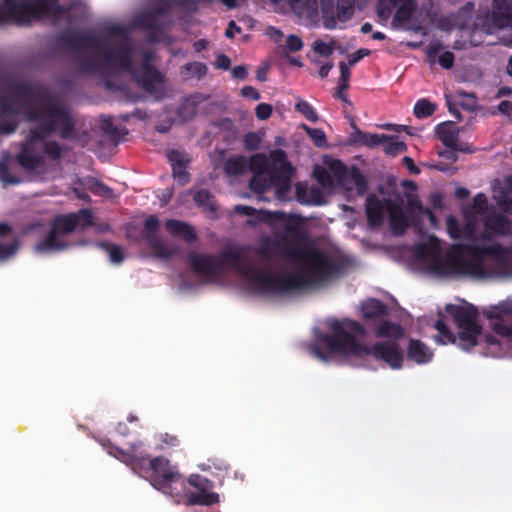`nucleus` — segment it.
I'll list each match as a JSON object with an SVG mask.
<instances>
[{"label":"nucleus","mask_w":512,"mask_h":512,"mask_svg":"<svg viewBox=\"0 0 512 512\" xmlns=\"http://www.w3.org/2000/svg\"><path fill=\"white\" fill-rule=\"evenodd\" d=\"M0 85H6L14 92L19 104L26 108V119L34 124L21 150L16 155L18 165L28 173H41L46 168V156L57 162L67 150L57 141L46 139L57 133L63 140L76 135V121L70 108L57 99L46 87L26 80L16 79L0 70Z\"/></svg>","instance_id":"1"},{"label":"nucleus","mask_w":512,"mask_h":512,"mask_svg":"<svg viewBox=\"0 0 512 512\" xmlns=\"http://www.w3.org/2000/svg\"><path fill=\"white\" fill-rule=\"evenodd\" d=\"M58 43L65 49L82 53L85 48L101 51V62L95 60L80 59V69L83 72H102L103 82L110 91H125L124 83H117L111 79V75H118L125 71L132 75L138 86L155 99H162L165 95V77L151 64L152 53L145 52L143 62L136 66L133 63V46L128 38L120 40L114 48L104 47L101 40L91 33L77 31L62 32Z\"/></svg>","instance_id":"2"},{"label":"nucleus","mask_w":512,"mask_h":512,"mask_svg":"<svg viewBox=\"0 0 512 512\" xmlns=\"http://www.w3.org/2000/svg\"><path fill=\"white\" fill-rule=\"evenodd\" d=\"M189 266L195 274L208 279H215L225 267H230L242 275L258 295H280L305 284L298 275L278 276L252 267L244 247L224 249L218 256L191 252Z\"/></svg>","instance_id":"3"},{"label":"nucleus","mask_w":512,"mask_h":512,"mask_svg":"<svg viewBox=\"0 0 512 512\" xmlns=\"http://www.w3.org/2000/svg\"><path fill=\"white\" fill-rule=\"evenodd\" d=\"M332 334L318 336L312 348L313 354L324 362L329 356H372L377 361L384 362L393 370L403 367L404 355L399 345L394 341H378L371 346L359 343L356 336L365 334L364 327L354 320H333L328 325Z\"/></svg>","instance_id":"4"},{"label":"nucleus","mask_w":512,"mask_h":512,"mask_svg":"<svg viewBox=\"0 0 512 512\" xmlns=\"http://www.w3.org/2000/svg\"><path fill=\"white\" fill-rule=\"evenodd\" d=\"M279 252L286 259L302 262L306 266L303 274H297L305 280V284L293 289V291L306 287L308 285L307 277H310L315 282H322L340 274L343 270V265L340 261L328 257L317 248H301L294 245H281L279 247ZM288 275L289 274L286 276ZM290 292H292V290L286 292V294ZM281 295L282 294L279 296ZM283 295H285V293Z\"/></svg>","instance_id":"5"},{"label":"nucleus","mask_w":512,"mask_h":512,"mask_svg":"<svg viewBox=\"0 0 512 512\" xmlns=\"http://www.w3.org/2000/svg\"><path fill=\"white\" fill-rule=\"evenodd\" d=\"M60 0H2L0 3V25L13 23L17 26H30L33 20L45 16L58 17L66 9Z\"/></svg>","instance_id":"6"},{"label":"nucleus","mask_w":512,"mask_h":512,"mask_svg":"<svg viewBox=\"0 0 512 512\" xmlns=\"http://www.w3.org/2000/svg\"><path fill=\"white\" fill-rule=\"evenodd\" d=\"M93 225V215L89 209H80L77 212L57 215L46 237L35 245V252L40 254L57 253L69 248L70 243L66 236L73 233L78 227L85 229Z\"/></svg>","instance_id":"7"},{"label":"nucleus","mask_w":512,"mask_h":512,"mask_svg":"<svg viewBox=\"0 0 512 512\" xmlns=\"http://www.w3.org/2000/svg\"><path fill=\"white\" fill-rule=\"evenodd\" d=\"M152 470L151 484L172 497H181L186 491V480L170 461L162 456L149 460Z\"/></svg>","instance_id":"8"},{"label":"nucleus","mask_w":512,"mask_h":512,"mask_svg":"<svg viewBox=\"0 0 512 512\" xmlns=\"http://www.w3.org/2000/svg\"><path fill=\"white\" fill-rule=\"evenodd\" d=\"M445 310L459 329L458 346L464 350L476 346L477 338L482 334V327L476 321V309L472 305L464 307L448 304Z\"/></svg>","instance_id":"9"},{"label":"nucleus","mask_w":512,"mask_h":512,"mask_svg":"<svg viewBox=\"0 0 512 512\" xmlns=\"http://www.w3.org/2000/svg\"><path fill=\"white\" fill-rule=\"evenodd\" d=\"M172 6V0H154L152 7L135 17V26L148 32V41L158 42L165 30L170 29L171 21H163L162 17L168 16Z\"/></svg>","instance_id":"10"},{"label":"nucleus","mask_w":512,"mask_h":512,"mask_svg":"<svg viewBox=\"0 0 512 512\" xmlns=\"http://www.w3.org/2000/svg\"><path fill=\"white\" fill-rule=\"evenodd\" d=\"M483 30L487 34H497L504 31L506 35L501 42L509 46L512 44V0H493L492 12L487 15L482 23Z\"/></svg>","instance_id":"11"},{"label":"nucleus","mask_w":512,"mask_h":512,"mask_svg":"<svg viewBox=\"0 0 512 512\" xmlns=\"http://www.w3.org/2000/svg\"><path fill=\"white\" fill-rule=\"evenodd\" d=\"M0 70L6 71L13 75L16 79L21 80L14 73L6 69L0 64ZM0 89H7L8 94L0 95V134L12 135L14 134L20 125V109L23 110L26 115V108L19 104L14 92L6 85H0Z\"/></svg>","instance_id":"12"},{"label":"nucleus","mask_w":512,"mask_h":512,"mask_svg":"<svg viewBox=\"0 0 512 512\" xmlns=\"http://www.w3.org/2000/svg\"><path fill=\"white\" fill-rule=\"evenodd\" d=\"M270 159L271 165L267 175H269L277 195L281 197L290 190L294 168L287 160L285 151L281 149L271 151Z\"/></svg>","instance_id":"13"},{"label":"nucleus","mask_w":512,"mask_h":512,"mask_svg":"<svg viewBox=\"0 0 512 512\" xmlns=\"http://www.w3.org/2000/svg\"><path fill=\"white\" fill-rule=\"evenodd\" d=\"M396 9L392 24L396 28L404 27L413 17L416 9V0H378L376 13L381 21H387L392 11Z\"/></svg>","instance_id":"14"},{"label":"nucleus","mask_w":512,"mask_h":512,"mask_svg":"<svg viewBox=\"0 0 512 512\" xmlns=\"http://www.w3.org/2000/svg\"><path fill=\"white\" fill-rule=\"evenodd\" d=\"M323 25L326 29L333 30L337 27V22L345 23L354 14V8L336 5L334 10V0H320Z\"/></svg>","instance_id":"15"},{"label":"nucleus","mask_w":512,"mask_h":512,"mask_svg":"<svg viewBox=\"0 0 512 512\" xmlns=\"http://www.w3.org/2000/svg\"><path fill=\"white\" fill-rule=\"evenodd\" d=\"M286 4L304 25L318 22V0H286Z\"/></svg>","instance_id":"16"},{"label":"nucleus","mask_w":512,"mask_h":512,"mask_svg":"<svg viewBox=\"0 0 512 512\" xmlns=\"http://www.w3.org/2000/svg\"><path fill=\"white\" fill-rule=\"evenodd\" d=\"M386 211L388 213L389 223L393 234L402 235L409 226V221L401 204L386 200Z\"/></svg>","instance_id":"17"},{"label":"nucleus","mask_w":512,"mask_h":512,"mask_svg":"<svg viewBox=\"0 0 512 512\" xmlns=\"http://www.w3.org/2000/svg\"><path fill=\"white\" fill-rule=\"evenodd\" d=\"M417 259L427 261L432 272H434L437 262L441 259V247L435 237H430L429 242L420 243L414 249Z\"/></svg>","instance_id":"18"},{"label":"nucleus","mask_w":512,"mask_h":512,"mask_svg":"<svg viewBox=\"0 0 512 512\" xmlns=\"http://www.w3.org/2000/svg\"><path fill=\"white\" fill-rule=\"evenodd\" d=\"M435 134L442 144L453 151H464L459 145V130L455 123L447 121L440 123L435 128Z\"/></svg>","instance_id":"19"},{"label":"nucleus","mask_w":512,"mask_h":512,"mask_svg":"<svg viewBox=\"0 0 512 512\" xmlns=\"http://www.w3.org/2000/svg\"><path fill=\"white\" fill-rule=\"evenodd\" d=\"M483 224L485 230L491 232L494 235L509 236L512 234V220L501 213H489L485 217Z\"/></svg>","instance_id":"20"},{"label":"nucleus","mask_w":512,"mask_h":512,"mask_svg":"<svg viewBox=\"0 0 512 512\" xmlns=\"http://www.w3.org/2000/svg\"><path fill=\"white\" fill-rule=\"evenodd\" d=\"M295 196L301 204L321 206L326 203L323 191L317 186L307 187L302 183H297Z\"/></svg>","instance_id":"21"},{"label":"nucleus","mask_w":512,"mask_h":512,"mask_svg":"<svg viewBox=\"0 0 512 512\" xmlns=\"http://www.w3.org/2000/svg\"><path fill=\"white\" fill-rule=\"evenodd\" d=\"M366 216L370 226H380L384 221L386 202L383 203L377 196L371 194L366 199Z\"/></svg>","instance_id":"22"},{"label":"nucleus","mask_w":512,"mask_h":512,"mask_svg":"<svg viewBox=\"0 0 512 512\" xmlns=\"http://www.w3.org/2000/svg\"><path fill=\"white\" fill-rule=\"evenodd\" d=\"M165 228L169 234L175 237H179L187 243L195 242L198 238L194 227L180 220H167L165 222Z\"/></svg>","instance_id":"23"},{"label":"nucleus","mask_w":512,"mask_h":512,"mask_svg":"<svg viewBox=\"0 0 512 512\" xmlns=\"http://www.w3.org/2000/svg\"><path fill=\"white\" fill-rule=\"evenodd\" d=\"M407 358L419 365H423L432 360L433 352L422 341L410 339L407 347Z\"/></svg>","instance_id":"24"},{"label":"nucleus","mask_w":512,"mask_h":512,"mask_svg":"<svg viewBox=\"0 0 512 512\" xmlns=\"http://www.w3.org/2000/svg\"><path fill=\"white\" fill-rule=\"evenodd\" d=\"M207 99L208 96L201 93L185 97L178 107L179 116L186 121L192 119L197 113L198 106Z\"/></svg>","instance_id":"25"},{"label":"nucleus","mask_w":512,"mask_h":512,"mask_svg":"<svg viewBox=\"0 0 512 512\" xmlns=\"http://www.w3.org/2000/svg\"><path fill=\"white\" fill-rule=\"evenodd\" d=\"M220 497L218 493L208 491L189 492L186 495L185 503L188 506L202 505L211 506L219 503Z\"/></svg>","instance_id":"26"},{"label":"nucleus","mask_w":512,"mask_h":512,"mask_svg":"<svg viewBox=\"0 0 512 512\" xmlns=\"http://www.w3.org/2000/svg\"><path fill=\"white\" fill-rule=\"evenodd\" d=\"M362 313L366 319H376L388 314V307L381 300L372 298L362 305Z\"/></svg>","instance_id":"27"},{"label":"nucleus","mask_w":512,"mask_h":512,"mask_svg":"<svg viewBox=\"0 0 512 512\" xmlns=\"http://www.w3.org/2000/svg\"><path fill=\"white\" fill-rule=\"evenodd\" d=\"M344 184H351L356 188L358 195H363L366 193L368 189L367 180L360 171V169L356 166H352L348 170V174L346 175V181Z\"/></svg>","instance_id":"28"},{"label":"nucleus","mask_w":512,"mask_h":512,"mask_svg":"<svg viewBox=\"0 0 512 512\" xmlns=\"http://www.w3.org/2000/svg\"><path fill=\"white\" fill-rule=\"evenodd\" d=\"M247 166V159L242 155H238L226 159L223 169L229 176H239L246 171Z\"/></svg>","instance_id":"29"},{"label":"nucleus","mask_w":512,"mask_h":512,"mask_svg":"<svg viewBox=\"0 0 512 512\" xmlns=\"http://www.w3.org/2000/svg\"><path fill=\"white\" fill-rule=\"evenodd\" d=\"M207 66L206 64L199 62V61H193L186 63L181 68V75L184 77V79H192L196 78L198 80L202 79L206 73H207Z\"/></svg>","instance_id":"30"},{"label":"nucleus","mask_w":512,"mask_h":512,"mask_svg":"<svg viewBox=\"0 0 512 512\" xmlns=\"http://www.w3.org/2000/svg\"><path fill=\"white\" fill-rule=\"evenodd\" d=\"M375 334L377 337L398 339L403 335V328L397 323L385 320L378 325Z\"/></svg>","instance_id":"31"},{"label":"nucleus","mask_w":512,"mask_h":512,"mask_svg":"<svg viewBox=\"0 0 512 512\" xmlns=\"http://www.w3.org/2000/svg\"><path fill=\"white\" fill-rule=\"evenodd\" d=\"M193 200L195 204L203 210L210 212H216L217 210L215 198L207 189L198 190L194 194Z\"/></svg>","instance_id":"32"},{"label":"nucleus","mask_w":512,"mask_h":512,"mask_svg":"<svg viewBox=\"0 0 512 512\" xmlns=\"http://www.w3.org/2000/svg\"><path fill=\"white\" fill-rule=\"evenodd\" d=\"M271 165V160L265 154H255L250 157L248 167L254 175L267 174Z\"/></svg>","instance_id":"33"},{"label":"nucleus","mask_w":512,"mask_h":512,"mask_svg":"<svg viewBox=\"0 0 512 512\" xmlns=\"http://www.w3.org/2000/svg\"><path fill=\"white\" fill-rule=\"evenodd\" d=\"M272 187L274 188V185L267 174L253 175L249 181V188L255 193H264Z\"/></svg>","instance_id":"34"},{"label":"nucleus","mask_w":512,"mask_h":512,"mask_svg":"<svg viewBox=\"0 0 512 512\" xmlns=\"http://www.w3.org/2000/svg\"><path fill=\"white\" fill-rule=\"evenodd\" d=\"M160 227V222L158 218L155 215L148 216L144 221V227L142 231V238L148 242L151 241V239H156L157 232Z\"/></svg>","instance_id":"35"},{"label":"nucleus","mask_w":512,"mask_h":512,"mask_svg":"<svg viewBox=\"0 0 512 512\" xmlns=\"http://www.w3.org/2000/svg\"><path fill=\"white\" fill-rule=\"evenodd\" d=\"M97 246L109 254L111 263L120 264L124 260V253L120 246L107 241L99 242Z\"/></svg>","instance_id":"36"},{"label":"nucleus","mask_w":512,"mask_h":512,"mask_svg":"<svg viewBox=\"0 0 512 512\" xmlns=\"http://www.w3.org/2000/svg\"><path fill=\"white\" fill-rule=\"evenodd\" d=\"M147 243L149 245L151 252L156 258L169 259L175 253L174 249L168 248L159 240V238L151 239V241H148Z\"/></svg>","instance_id":"37"},{"label":"nucleus","mask_w":512,"mask_h":512,"mask_svg":"<svg viewBox=\"0 0 512 512\" xmlns=\"http://www.w3.org/2000/svg\"><path fill=\"white\" fill-rule=\"evenodd\" d=\"M384 152L389 156H397L407 150V145L403 141H399L396 136H389L383 144Z\"/></svg>","instance_id":"38"},{"label":"nucleus","mask_w":512,"mask_h":512,"mask_svg":"<svg viewBox=\"0 0 512 512\" xmlns=\"http://www.w3.org/2000/svg\"><path fill=\"white\" fill-rule=\"evenodd\" d=\"M437 106L431 103L429 100L423 98L416 102L414 106V115L419 118H427L436 111Z\"/></svg>","instance_id":"39"},{"label":"nucleus","mask_w":512,"mask_h":512,"mask_svg":"<svg viewBox=\"0 0 512 512\" xmlns=\"http://www.w3.org/2000/svg\"><path fill=\"white\" fill-rule=\"evenodd\" d=\"M512 314V302L503 301L498 305L492 307V310L488 311L486 316L489 319L502 320L503 316Z\"/></svg>","instance_id":"40"},{"label":"nucleus","mask_w":512,"mask_h":512,"mask_svg":"<svg viewBox=\"0 0 512 512\" xmlns=\"http://www.w3.org/2000/svg\"><path fill=\"white\" fill-rule=\"evenodd\" d=\"M358 140L366 145L367 147L374 148L379 145H382L387 139H389V136L387 135H379V134H370V133H364L361 131H358Z\"/></svg>","instance_id":"41"},{"label":"nucleus","mask_w":512,"mask_h":512,"mask_svg":"<svg viewBox=\"0 0 512 512\" xmlns=\"http://www.w3.org/2000/svg\"><path fill=\"white\" fill-rule=\"evenodd\" d=\"M435 329L438 331L439 336L443 339H441V343H453L455 344L458 341V335L455 336L453 332L450 330V328L447 326V324L439 319L434 324Z\"/></svg>","instance_id":"42"},{"label":"nucleus","mask_w":512,"mask_h":512,"mask_svg":"<svg viewBox=\"0 0 512 512\" xmlns=\"http://www.w3.org/2000/svg\"><path fill=\"white\" fill-rule=\"evenodd\" d=\"M295 110L299 113H301L308 121L310 122H317L318 121V115L315 111V109L312 107V105L305 101V100H299L295 104Z\"/></svg>","instance_id":"43"},{"label":"nucleus","mask_w":512,"mask_h":512,"mask_svg":"<svg viewBox=\"0 0 512 512\" xmlns=\"http://www.w3.org/2000/svg\"><path fill=\"white\" fill-rule=\"evenodd\" d=\"M187 482L198 491H208L213 487L212 481L199 474H191Z\"/></svg>","instance_id":"44"},{"label":"nucleus","mask_w":512,"mask_h":512,"mask_svg":"<svg viewBox=\"0 0 512 512\" xmlns=\"http://www.w3.org/2000/svg\"><path fill=\"white\" fill-rule=\"evenodd\" d=\"M303 128L317 147H325L327 145L326 134L322 129L311 128L305 124Z\"/></svg>","instance_id":"45"},{"label":"nucleus","mask_w":512,"mask_h":512,"mask_svg":"<svg viewBox=\"0 0 512 512\" xmlns=\"http://www.w3.org/2000/svg\"><path fill=\"white\" fill-rule=\"evenodd\" d=\"M101 444L107 450L108 454L112 455L118 460L127 461L131 458V455L128 452L124 451L118 446H115L109 440L102 441Z\"/></svg>","instance_id":"46"},{"label":"nucleus","mask_w":512,"mask_h":512,"mask_svg":"<svg viewBox=\"0 0 512 512\" xmlns=\"http://www.w3.org/2000/svg\"><path fill=\"white\" fill-rule=\"evenodd\" d=\"M167 158L172 166L183 168V166H188L189 159L186 154L178 151V150H170L167 153Z\"/></svg>","instance_id":"47"},{"label":"nucleus","mask_w":512,"mask_h":512,"mask_svg":"<svg viewBox=\"0 0 512 512\" xmlns=\"http://www.w3.org/2000/svg\"><path fill=\"white\" fill-rule=\"evenodd\" d=\"M330 169L340 183H345L349 169L342 161L334 160L330 165Z\"/></svg>","instance_id":"48"},{"label":"nucleus","mask_w":512,"mask_h":512,"mask_svg":"<svg viewBox=\"0 0 512 512\" xmlns=\"http://www.w3.org/2000/svg\"><path fill=\"white\" fill-rule=\"evenodd\" d=\"M0 180L4 184L16 185L21 182L20 178L11 174L8 165L4 162H0Z\"/></svg>","instance_id":"49"},{"label":"nucleus","mask_w":512,"mask_h":512,"mask_svg":"<svg viewBox=\"0 0 512 512\" xmlns=\"http://www.w3.org/2000/svg\"><path fill=\"white\" fill-rule=\"evenodd\" d=\"M18 240L14 239L13 242L5 244L0 241V261H5L16 254L18 250Z\"/></svg>","instance_id":"50"},{"label":"nucleus","mask_w":512,"mask_h":512,"mask_svg":"<svg viewBox=\"0 0 512 512\" xmlns=\"http://www.w3.org/2000/svg\"><path fill=\"white\" fill-rule=\"evenodd\" d=\"M285 231L292 236L293 241L301 243L307 240V233L296 224H286Z\"/></svg>","instance_id":"51"},{"label":"nucleus","mask_w":512,"mask_h":512,"mask_svg":"<svg viewBox=\"0 0 512 512\" xmlns=\"http://www.w3.org/2000/svg\"><path fill=\"white\" fill-rule=\"evenodd\" d=\"M446 223L447 232L452 239L457 240L462 238V229L458 220L454 216H449L446 220Z\"/></svg>","instance_id":"52"},{"label":"nucleus","mask_w":512,"mask_h":512,"mask_svg":"<svg viewBox=\"0 0 512 512\" xmlns=\"http://www.w3.org/2000/svg\"><path fill=\"white\" fill-rule=\"evenodd\" d=\"M304 43L302 39L297 35H289L286 39L284 47V54L289 52H298L302 50Z\"/></svg>","instance_id":"53"},{"label":"nucleus","mask_w":512,"mask_h":512,"mask_svg":"<svg viewBox=\"0 0 512 512\" xmlns=\"http://www.w3.org/2000/svg\"><path fill=\"white\" fill-rule=\"evenodd\" d=\"M313 175L317 182L322 186H330L332 184V178L330 173L321 166H316L313 170Z\"/></svg>","instance_id":"54"},{"label":"nucleus","mask_w":512,"mask_h":512,"mask_svg":"<svg viewBox=\"0 0 512 512\" xmlns=\"http://www.w3.org/2000/svg\"><path fill=\"white\" fill-rule=\"evenodd\" d=\"M101 128L104 133L108 134L113 140L120 137V130L113 124L110 117L104 118L101 122Z\"/></svg>","instance_id":"55"},{"label":"nucleus","mask_w":512,"mask_h":512,"mask_svg":"<svg viewBox=\"0 0 512 512\" xmlns=\"http://www.w3.org/2000/svg\"><path fill=\"white\" fill-rule=\"evenodd\" d=\"M488 200L484 193H478L473 198V210L476 214H484L487 210Z\"/></svg>","instance_id":"56"},{"label":"nucleus","mask_w":512,"mask_h":512,"mask_svg":"<svg viewBox=\"0 0 512 512\" xmlns=\"http://www.w3.org/2000/svg\"><path fill=\"white\" fill-rule=\"evenodd\" d=\"M244 146L247 150H257L261 144V138L254 132H249L244 136Z\"/></svg>","instance_id":"57"},{"label":"nucleus","mask_w":512,"mask_h":512,"mask_svg":"<svg viewBox=\"0 0 512 512\" xmlns=\"http://www.w3.org/2000/svg\"><path fill=\"white\" fill-rule=\"evenodd\" d=\"M313 50L315 53L323 57H329L333 53V46L322 40H316L313 43Z\"/></svg>","instance_id":"58"},{"label":"nucleus","mask_w":512,"mask_h":512,"mask_svg":"<svg viewBox=\"0 0 512 512\" xmlns=\"http://www.w3.org/2000/svg\"><path fill=\"white\" fill-rule=\"evenodd\" d=\"M443 49V45L440 41L430 42L425 50L426 57L430 63L435 62L437 54Z\"/></svg>","instance_id":"59"},{"label":"nucleus","mask_w":512,"mask_h":512,"mask_svg":"<svg viewBox=\"0 0 512 512\" xmlns=\"http://www.w3.org/2000/svg\"><path fill=\"white\" fill-rule=\"evenodd\" d=\"M173 177L178 181L180 185H185L190 181V175L187 171V166L174 167L172 168Z\"/></svg>","instance_id":"60"},{"label":"nucleus","mask_w":512,"mask_h":512,"mask_svg":"<svg viewBox=\"0 0 512 512\" xmlns=\"http://www.w3.org/2000/svg\"><path fill=\"white\" fill-rule=\"evenodd\" d=\"M455 56L451 51H445L438 57L439 65L444 69H451L454 65Z\"/></svg>","instance_id":"61"},{"label":"nucleus","mask_w":512,"mask_h":512,"mask_svg":"<svg viewBox=\"0 0 512 512\" xmlns=\"http://www.w3.org/2000/svg\"><path fill=\"white\" fill-rule=\"evenodd\" d=\"M90 190L95 194H101L107 197L111 196L113 192L109 186L105 185L99 180L93 181V185L90 186Z\"/></svg>","instance_id":"62"},{"label":"nucleus","mask_w":512,"mask_h":512,"mask_svg":"<svg viewBox=\"0 0 512 512\" xmlns=\"http://www.w3.org/2000/svg\"><path fill=\"white\" fill-rule=\"evenodd\" d=\"M172 6L180 7L188 12H194L197 10L198 3L196 0H172Z\"/></svg>","instance_id":"63"},{"label":"nucleus","mask_w":512,"mask_h":512,"mask_svg":"<svg viewBox=\"0 0 512 512\" xmlns=\"http://www.w3.org/2000/svg\"><path fill=\"white\" fill-rule=\"evenodd\" d=\"M273 108L270 104L260 103L255 109L256 116L259 120H266L272 114Z\"/></svg>","instance_id":"64"}]
</instances>
